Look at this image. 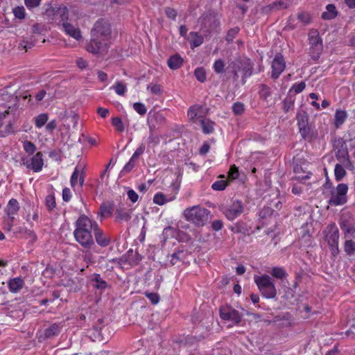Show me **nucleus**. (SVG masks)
<instances>
[{"instance_id": "393cba45", "label": "nucleus", "mask_w": 355, "mask_h": 355, "mask_svg": "<svg viewBox=\"0 0 355 355\" xmlns=\"http://www.w3.org/2000/svg\"><path fill=\"white\" fill-rule=\"evenodd\" d=\"M24 284V282L21 277H16L9 281L8 287L12 293H17L23 288Z\"/></svg>"}, {"instance_id": "aec40b11", "label": "nucleus", "mask_w": 355, "mask_h": 355, "mask_svg": "<svg viewBox=\"0 0 355 355\" xmlns=\"http://www.w3.org/2000/svg\"><path fill=\"white\" fill-rule=\"evenodd\" d=\"M340 227L344 233L345 238H355V227L349 221L342 219L340 222Z\"/></svg>"}, {"instance_id": "a18cd8bd", "label": "nucleus", "mask_w": 355, "mask_h": 355, "mask_svg": "<svg viewBox=\"0 0 355 355\" xmlns=\"http://www.w3.org/2000/svg\"><path fill=\"white\" fill-rule=\"evenodd\" d=\"M112 124L116 128V130L120 132L124 131V125L122 123V120L120 117L116 116L112 119Z\"/></svg>"}, {"instance_id": "6e6552de", "label": "nucleus", "mask_w": 355, "mask_h": 355, "mask_svg": "<svg viewBox=\"0 0 355 355\" xmlns=\"http://www.w3.org/2000/svg\"><path fill=\"white\" fill-rule=\"evenodd\" d=\"M220 210L229 220H233L239 216L244 210L241 200H235L229 206H223Z\"/></svg>"}, {"instance_id": "5fc2aeb1", "label": "nucleus", "mask_w": 355, "mask_h": 355, "mask_svg": "<svg viewBox=\"0 0 355 355\" xmlns=\"http://www.w3.org/2000/svg\"><path fill=\"white\" fill-rule=\"evenodd\" d=\"M133 108L140 115H144L147 112L145 105L141 103H135Z\"/></svg>"}, {"instance_id": "37998d69", "label": "nucleus", "mask_w": 355, "mask_h": 355, "mask_svg": "<svg viewBox=\"0 0 355 355\" xmlns=\"http://www.w3.org/2000/svg\"><path fill=\"white\" fill-rule=\"evenodd\" d=\"M194 75L196 79L201 83H203L206 80V72L202 67H198L194 71Z\"/></svg>"}, {"instance_id": "72a5a7b5", "label": "nucleus", "mask_w": 355, "mask_h": 355, "mask_svg": "<svg viewBox=\"0 0 355 355\" xmlns=\"http://www.w3.org/2000/svg\"><path fill=\"white\" fill-rule=\"evenodd\" d=\"M352 239L353 238H347L344 243V250L349 256H352L355 254V242Z\"/></svg>"}, {"instance_id": "8fccbe9b", "label": "nucleus", "mask_w": 355, "mask_h": 355, "mask_svg": "<svg viewBox=\"0 0 355 355\" xmlns=\"http://www.w3.org/2000/svg\"><path fill=\"white\" fill-rule=\"evenodd\" d=\"M245 110V105L241 102H236L232 105V111L236 115H241Z\"/></svg>"}, {"instance_id": "9d476101", "label": "nucleus", "mask_w": 355, "mask_h": 355, "mask_svg": "<svg viewBox=\"0 0 355 355\" xmlns=\"http://www.w3.org/2000/svg\"><path fill=\"white\" fill-rule=\"evenodd\" d=\"M309 40L311 45V53L314 60H317L321 53L323 46L322 41L316 30H312L309 34Z\"/></svg>"}, {"instance_id": "dca6fc26", "label": "nucleus", "mask_w": 355, "mask_h": 355, "mask_svg": "<svg viewBox=\"0 0 355 355\" xmlns=\"http://www.w3.org/2000/svg\"><path fill=\"white\" fill-rule=\"evenodd\" d=\"M69 19V10L67 7L56 6V14L55 19L53 23L56 24L58 26H62L63 24L68 21Z\"/></svg>"}, {"instance_id": "b1692460", "label": "nucleus", "mask_w": 355, "mask_h": 355, "mask_svg": "<svg viewBox=\"0 0 355 355\" xmlns=\"http://www.w3.org/2000/svg\"><path fill=\"white\" fill-rule=\"evenodd\" d=\"M338 15V10L334 4H328L326 6V11L322 12V19L324 20H331L336 18Z\"/></svg>"}, {"instance_id": "9b49d317", "label": "nucleus", "mask_w": 355, "mask_h": 355, "mask_svg": "<svg viewBox=\"0 0 355 355\" xmlns=\"http://www.w3.org/2000/svg\"><path fill=\"white\" fill-rule=\"evenodd\" d=\"M219 312L222 320L231 321L234 324H238L241 320V314L231 306H222Z\"/></svg>"}, {"instance_id": "f8f14e48", "label": "nucleus", "mask_w": 355, "mask_h": 355, "mask_svg": "<svg viewBox=\"0 0 355 355\" xmlns=\"http://www.w3.org/2000/svg\"><path fill=\"white\" fill-rule=\"evenodd\" d=\"M286 67V62L283 55L281 53L275 55L272 62L271 78L277 79Z\"/></svg>"}, {"instance_id": "0eeeda50", "label": "nucleus", "mask_w": 355, "mask_h": 355, "mask_svg": "<svg viewBox=\"0 0 355 355\" xmlns=\"http://www.w3.org/2000/svg\"><path fill=\"white\" fill-rule=\"evenodd\" d=\"M336 157L346 168H352V163L349 159L348 148L346 142L342 139L336 141L335 145Z\"/></svg>"}, {"instance_id": "4be33fe9", "label": "nucleus", "mask_w": 355, "mask_h": 355, "mask_svg": "<svg viewBox=\"0 0 355 355\" xmlns=\"http://www.w3.org/2000/svg\"><path fill=\"white\" fill-rule=\"evenodd\" d=\"M191 49L200 46L204 42V37L197 32H191L187 37Z\"/></svg>"}, {"instance_id": "a211bd4d", "label": "nucleus", "mask_w": 355, "mask_h": 355, "mask_svg": "<svg viewBox=\"0 0 355 355\" xmlns=\"http://www.w3.org/2000/svg\"><path fill=\"white\" fill-rule=\"evenodd\" d=\"M62 28L66 34L76 39V40H80L82 38L80 30L78 28H76L73 25L69 23L68 21H65V23L63 24Z\"/></svg>"}, {"instance_id": "473e14b6", "label": "nucleus", "mask_w": 355, "mask_h": 355, "mask_svg": "<svg viewBox=\"0 0 355 355\" xmlns=\"http://www.w3.org/2000/svg\"><path fill=\"white\" fill-rule=\"evenodd\" d=\"M201 108L202 107L198 105H193L189 108L187 115L190 121L193 123L196 122L198 112Z\"/></svg>"}, {"instance_id": "de8ad7c7", "label": "nucleus", "mask_w": 355, "mask_h": 355, "mask_svg": "<svg viewBox=\"0 0 355 355\" xmlns=\"http://www.w3.org/2000/svg\"><path fill=\"white\" fill-rule=\"evenodd\" d=\"M232 231L235 233L245 234L248 232V229L244 223L239 222L235 224L234 227L232 228Z\"/></svg>"}, {"instance_id": "f704fd0d", "label": "nucleus", "mask_w": 355, "mask_h": 355, "mask_svg": "<svg viewBox=\"0 0 355 355\" xmlns=\"http://www.w3.org/2000/svg\"><path fill=\"white\" fill-rule=\"evenodd\" d=\"M296 119L297 121V125L298 128L307 125L308 120H309V116L307 113L304 110H298L296 116Z\"/></svg>"}, {"instance_id": "774afa93", "label": "nucleus", "mask_w": 355, "mask_h": 355, "mask_svg": "<svg viewBox=\"0 0 355 355\" xmlns=\"http://www.w3.org/2000/svg\"><path fill=\"white\" fill-rule=\"evenodd\" d=\"M127 195L129 198V200L132 202H136L138 200V195L137 193L133 190V189H128L127 191Z\"/></svg>"}, {"instance_id": "69168bd1", "label": "nucleus", "mask_w": 355, "mask_h": 355, "mask_svg": "<svg viewBox=\"0 0 355 355\" xmlns=\"http://www.w3.org/2000/svg\"><path fill=\"white\" fill-rule=\"evenodd\" d=\"M165 13L169 19L173 20L175 19L177 16V11L174 8L166 7L165 8Z\"/></svg>"}, {"instance_id": "680f3d73", "label": "nucleus", "mask_w": 355, "mask_h": 355, "mask_svg": "<svg viewBox=\"0 0 355 355\" xmlns=\"http://www.w3.org/2000/svg\"><path fill=\"white\" fill-rule=\"evenodd\" d=\"M146 146L144 144H141V145L136 149L133 155H132V159L137 160L138 157L141 155L145 151Z\"/></svg>"}, {"instance_id": "bb28decb", "label": "nucleus", "mask_w": 355, "mask_h": 355, "mask_svg": "<svg viewBox=\"0 0 355 355\" xmlns=\"http://www.w3.org/2000/svg\"><path fill=\"white\" fill-rule=\"evenodd\" d=\"M347 117L346 111L337 110L334 115V125L336 128H340L345 121Z\"/></svg>"}, {"instance_id": "2eb2a0df", "label": "nucleus", "mask_w": 355, "mask_h": 355, "mask_svg": "<svg viewBox=\"0 0 355 355\" xmlns=\"http://www.w3.org/2000/svg\"><path fill=\"white\" fill-rule=\"evenodd\" d=\"M302 137L308 141H312L318 137V132L313 126L310 124L299 128Z\"/></svg>"}, {"instance_id": "603ef678", "label": "nucleus", "mask_w": 355, "mask_h": 355, "mask_svg": "<svg viewBox=\"0 0 355 355\" xmlns=\"http://www.w3.org/2000/svg\"><path fill=\"white\" fill-rule=\"evenodd\" d=\"M239 32V27H234L229 30L226 35V41L227 42H232L235 37L238 35Z\"/></svg>"}, {"instance_id": "4d7b16f0", "label": "nucleus", "mask_w": 355, "mask_h": 355, "mask_svg": "<svg viewBox=\"0 0 355 355\" xmlns=\"http://www.w3.org/2000/svg\"><path fill=\"white\" fill-rule=\"evenodd\" d=\"M239 176V168L235 166L232 165L228 171V178L232 180H236Z\"/></svg>"}, {"instance_id": "4c0bfd02", "label": "nucleus", "mask_w": 355, "mask_h": 355, "mask_svg": "<svg viewBox=\"0 0 355 355\" xmlns=\"http://www.w3.org/2000/svg\"><path fill=\"white\" fill-rule=\"evenodd\" d=\"M270 273L272 277L279 279H282L287 276L286 270L282 267H273Z\"/></svg>"}, {"instance_id": "bf43d9fd", "label": "nucleus", "mask_w": 355, "mask_h": 355, "mask_svg": "<svg viewBox=\"0 0 355 355\" xmlns=\"http://www.w3.org/2000/svg\"><path fill=\"white\" fill-rule=\"evenodd\" d=\"M145 295L150 300L153 304H156L159 301V296L156 293L145 292Z\"/></svg>"}, {"instance_id": "4468645a", "label": "nucleus", "mask_w": 355, "mask_h": 355, "mask_svg": "<svg viewBox=\"0 0 355 355\" xmlns=\"http://www.w3.org/2000/svg\"><path fill=\"white\" fill-rule=\"evenodd\" d=\"M94 234L96 243L101 247H107L110 243V236L105 235L103 232L99 228L98 225L94 221Z\"/></svg>"}, {"instance_id": "ea45409f", "label": "nucleus", "mask_w": 355, "mask_h": 355, "mask_svg": "<svg viewBox=\"0 0 355 355\" xmlns=\"http://www.w3.org/2000/svg\"><path fill=\"white\" fill-rule=\"evenodd\" d=\"M22 144L24 150L28 155H33L36 151V146L33 142L26 140L22 141Z\"/></svg>"}, {"instance_id": "423d86ee", "label": "nucleus", "mask_w": 355, "mask_h": 355, "mask_svg": "<svg viewBox=\"0 0 355 355\" xmlns=\"http://www.w3.org/2000/svg\"><path fill=\"white\" fill-rule=\"evenodd\" d=\"M112 28L110 22L105 19H99L96 21L91 30V36L98 37L110 40Z\"/></svg>"}, {"instance_id": "a878e982", "label": "nucleus", "mask_w": 355, "mask_h": 355, "mask_svg": "<svg viewBox=\"0 0 355 355\" xmlns=\"http://www.w3.org/2000/svg\"><path fill=\"white\" fill-rule=\"evenodd\" d=\"M167 63L170 69L175 70L179 69L182 65L183 59L180 57V55L175 54L168 58Z\"/></svg>"}, {"instance_id": "f257e3e1", "label": "nucleus", "mask_w": 355, "mask_h": 355, "mask_svg": "<svg viewBox=\"0 0 355 355\" xmlns=\"http://www.w3.org/2000/svg\"><path fill=\"white\" fill-rule=\"evenodd\" d=\"M94 221L92 222L86 215L82 214L76 221L73 235L76 241L84 248L90 249L94 244L92 236Z\"/></svg>"}, {"instance_id": "79ce46f5", "label": "nucleus", "mask_w": 355, "mask_h": 355, "mask_svg": "<svg viewBox=\"0 0 355 355\" xmlns=\"http://www.w3.org/2000/svg\"><path fill=\"white\" fill-rule=\"evenodd\" d=\"M294 102H295V100L293 98H292L291 97H287L283 101V102H282L283 110H284V112L287 113L291 110L293 109Z\"/></svg>"}, {"instance_id": "3c124183", "label": "nucleus", "mask_w": 355, "mask_h": 355, "mask_svg": "<svg viewBox=\"0 0 355 355\" xmlns=\"http://www.w3.org/2000/svg\"><path fill=\"white\" fill-rule=\"evenodd\" d=\"M56 14V7L49 6L46 9L44 12V15L46 17L47 19L53 23V19H55Z\"/></svg>"}, {"instance_id": "5701e85b", "label": "nucleus", "mask_w": 355, "mask_h": 355, "mask_svg": "<svg viewBox=\"0 0 355 355\" xmlns=\"http://www.w3.org/2000/svg\"><path fill=\"white\" fill-rule=\"evenodd\" d=\"M114 204L113 202H103L100 206L99 212L98 214L102 218H107L111 216L114 209Z\"/></svg>"}, {"instance_id": "c756f323", "label": "nucleus", "mask_w": 355, "mask_h": 355, "mask_svg": "<svg viewBox=\"0 0 355 355\" xmlns=\"http://www.w3.org/2000/svg\"><path fill=\"white\" fill-rule=\"evenodd\" d=\"M202 132L205 134H210L214 132L215 123L209 119H200Z\"/></svg>"}, {"instance_id": "7c9ffc66", "label": "nucleus", "mask_w": 355, "mask_h": 355, "mask_svg": "<svg viewBox=\"0 0 355 355\" xmlns=\"http://www.w3.org/2000/svg\"><path fill=\"white\" fill-rule=\"evenodd\" d=\"M345 167L343 164H336L334 168V175L336 181L340 182L346 175Z\"/></svg>"}, {"instance_id": "49530a36", "label": "nucleus", "mask_w": 355, "mask_h": 355, "mask_svg": "<svg viewBox=\"0 0 355 355\" xmlns=\"http://www.w3.org/2000/svg\"><path fill=\"white\" fill-rule=\"evenodd\" d=\"M227 180H218L211 185L212 189L215 191H223L227 186Z\"/></svg>"}, {"instance_id": "ddd939ff", "label": "nucleus", "mask_w": 355, "mask_h": 355, "mask_svg": "<svg viewBox=\"0 0 355 355\" xmlns=\"http://www.w3.org/2000/svg\"><path fill=\"white\" fill-rule=\"evenodd\" d=\"M324 239L328 244L338 243L339 231L335 223H332L327 225L323 231Z\"/></svg>"}, {"instance_id": "e2e57ef3", "label": "nucleus", "mask_w": 355, "mask_h": 355, "mask_svg": "<svg viewBox=\"0 0 355 355\" xmlns=\"http://www.w3.org/2000/svg\"><path fill=\"white\" fill-rule=\"evenodd\" d=\"M148 89H150V92L153 94L156 95H161L162 94V89L159 85L154 84V85H149L147 87Z\"/></svg>"}, {"instance_id": "864d4df0", "label": "nucleus", "mask_w": 355, "mask_h": 355, "mask_svg": "<svg viewBox=\"0 0 355 355\" xmlns=\"http://www.w3.org/2000/svg\"><path fill=\"white\" fill-rule=\"evenodd\" d=\"M114 89L115 92L120 96L124 95L126 92V86L119 81L116 83Z\"/></svg>"}, {"instance_id": "338daca9", "label": "nucleus", "mask_w": 355, "mask_h": 355, "mask_svg": "<svg viewBox=\"0 0 355 355\" xmlns=\"http://www.w3.org/2000/svg\"><path fill=\"white\" fill-rule=\"evenodd\" d=\"M135 159H132L131 157L129 162L124 166L122 172L128 173L130 172L135 166Z\"/></svg>"}, {"instance_id": "2f4dec72", "label": "nucleus", "mask_w": 355, "mask_h": 355, "mask_svg": "<svg viewBox=\"0 0 355 355\" xmlns=\"http://www.w3.org/2000/svg\"><path fill=\"white\" fill-rule=\"evenodd\" d=\"M92 281L95 282L94 286L100 290H105L107 287V283L103 280L99 274H94Z\"/></svg>"}, {"instance_id": "39448f33", "label": "nucleus", "mask_w": 355, "mask_h": 355, "mask_svg": "<svg viewBox=\"0 0 355 355\" xmlns=\"http://www.w3.org/2000/svg\"><path fill=\"white\" fill-rule=\"evenodd\" d=\"M348 187L346 184H338L336 189L331 191V196L328 203L331 206H339L345 204L347 201Z\"/></svg>"}, {"instance_id": "1a4fd4ad", "label": "nucleus", "mask_w": 355, "mask_h": 355, "mask_svg": "<svg viewBox=\"0 0 355 355\" xmlns=\"http://www.w3.org/2000/svg\"><path fill=\"white\" fill-rule=\"evenodd\" d=\"M21 161V164L36 173L41 171L44 165L43 155L41 152H37L31 158L23 157Z\"/></svg>"}, {"instance_id": "6ab92c4d", "label": "nucleus", "mask_w": 355, "mask_h": 355, "mask_svg": "<svg viewBox=\"0 0 355 355\" xmlns=\"http://www.w3.org/2000/svg\"><path fill=\"white\" fill-rule=\"evenodd\" d=\"M114 216L117 222L128 221L131 218V211L125 209L122 205H119L116 209Z\"/></svg>"}, {"instance_id": "a19ab883", "label": "nucleus", "mask_w": 355, "mask_h": 355, "mask_svg": "<svg viewBox=\"0 0 355 355\" xmlns=\"http://www.w3.org/2000/svg\"><path fill=\"white\" fill-rule=\"evenodd\" d=\"M47 114H40L35 119V126L38 128H42L48 121Z\"/></svg>"}, {"instance_id": "6e6d98bb", "label": "nucleus", "mask_w": 355, "mask_h": 355, "mask_svg": "<svg viewBox=\"0 0 355 355\" xmlns=\"http://www.w3.org/2000/svg\"><path fill=\"white\" fill-rule=\"evenodd\" d=\"M153 202L159 205H163L166 203V196L162 193H157L154 196Z\"/></svg>"}, {"instance_id": "20e7f679", "label": "nucleus", "mask_w": 355, "mask_h": 355, "mask_svg": "<svg viewBox=\"0 0 355 355\" xmlns=\"http://www.w3.org/2000/svg\"><path fill=\"white\" fill-rule=\"evenodd\" d=\"M109 48V40L91 36L90 42L87 44L86 50L92 54L104 55L107 53Z\"/></svg>"}, {"instance_id": "c85d7f7f", "label": "nucleus", "mask_w": 355, "mask_h": 355, "mask_svg": "<svg viewBox=\"0 0 355 355\" xmlns=\"http://www.w3.org/2000/svg\"><path fill=\"white\" fill-rule=\"evenodd\" d=\"M78 180L79 181L80 186L82 187L84 183V175L83 172L80 174V171L78 169V167L77 166L75 168L71 177L70 182L72 187H75V185L78 182Z\"/></svg>"}, {"instance_id": "58836bf2", "label": "nucleus", "mask_w": 355, "mask_h": 355, "mask_svg": "<svg viewBox=\"0 0 355 355\" xmlns=\"http://www.w3.org/2000/svg\"><path fill=\"white\" fill-rule=\"evenodd\" d=\"M225 64L224 60L222 59H218L215 60L213 65V69L216 73H223L225 71Z\"/></svg>"}, {"instance_id": "052dcab7", "label": "nucleus", "mask_w": 355, "mask_h": 355, "mask_svg": "<svg viewBox=\"0 0 355 355\" xmlns=\"http://www.w3.org/2000/svg\"><path fill=\"white\" fill-rule=\"evenodd\" d=\"M46 205L49 210H52L55 207V199L53 196L49 195L46 196Z\"/></svg>"}, {"instance_id": "412c9836", "label": "nucleus", "mask_w": 355, "mask_h": 355, "mask_svg": "<svg viewBox=\"0 0 355 355\" xmlns=\"http://www.w3.org/2000/svg\"><path fill=\"white\" fill-rule=\"evenodd\" d=\"M62 325L58 323H53L44 331V337L46 339L51 338L58 336L61 331Z\"/></svg>"}, {"instance_id": "e433bc0d", "label": "nucleus", "mask_w": 355, "mask_h": 355, "mask_svg": "<svg viewBox=\"0 0 355 355\" xmlns=\"http://www.w3.org/2000/svg\"><path fill=\"white\" fill-rule=\"evenodd\" d=\"M259 94L262 100L266 101L271 96L270 87L265 84H261L259 85Z\"/></svg>"}, {"instance_id": "cd10ccee", "label": "nucleus", "mask_w": 355, "mask_h": 355, "mask_svg": "<svg viewBox=\"0 0 355 355\" xmlns=\"http://www.w3.org/2000/svg\"><path fill=\"white\" fill-rule=\"evenodd\" d=\"M19 209L18 201L12 198L8 201V203L5 209V212L7 215H15Z\"/></svg>"}, {"instance_id": "0e129e2a", "label": "nucleus", "mask_w": 355, "mask_h": 355, "mask_svg": "<svg viewBox=\"0 0 355 355\" xmlns=\"http://www.w3.org/2000/svg\"><path fill=\"white\" fill-rule=\"evenodd\" d=\"M305 87H306V85H305L304 82H300L299 83H295L292 86L291 89H290V92L293 89L295 91V94H299L304 89Z\"/></svg>"}, {"instance_id": "c03bdc74", "label": "nucleus", "mask_w": 355, "mask_h": 355, "mask_svg": "<svg viewBox=\"0 0 355 355\" xmlns=\"http://www.w3.org/2000/svg\"><path fill=\"white\" fill-rule=\"evenodd\" d=\"M15 17L19 19H23L26 17L25 8L24 6H17L12 9Z\"/></svg>"}, {"instance_id": "c9c22d12", "label": "nucleus", "mask_w": 355, "mask_h": 355, "mask_svg": "<svg viewBox=\"0 0 355 355\" xmlns=\"http://www.w3.org/2000/svg\"><path fill=\"white\" fill-rule=\"evenodd\" d=\"M186 257V252L184 250H178L171 256L170 262L172 265L177 264L179 261H182Z\"/></svg>"}, {"instance_id": "f03ea898", "label": "nucleus", "mask_w": 355, "mask_h": 355, "mask_svg": "<svg viewBox=\"0 0 355 355\" xmlns=\"http://www.w3.org/2000/svg\"><path fill=\"white\" fill-rule=\"evenodd\" d=\"M210 211L200 206H193L183 211L184 218L197 226H203L209 220Z\"/></svg>"}, {"instance_id": "09e8293b", "label": "nucleus", "mask_w": 355, "mask_h": 355, "mask_svg": "<svg viewBox=\"0 0 355 355\" xmlns=\"http://www.w3.org/2000/svg\"><path fill=\"white\" fill-rule=\"evenodd\" d=\"M297 19L304 24L307 25L311 23V18L308 12H302L297 14Z\"/></svg>"}, {"instance_id": "7ed1b4c3", "label": "nucleus", "mask_w": 355, "mask_h": 355, "mask_svg": "<svg viewBox=\"0 0 355 355\" xmlns=\"http://www.w3.org/2000/svg\"><path fill=\"white\" fill-rule=\"evenodd\" d=\"M254 279L263 297L268 299H273L276 297L277 289L270 276L268 275H255Z\"/></svg>"}, {"instance_id": "f3484780", "label": "nucleus", "mask_w": 355, "mask_h": 355, "mask_svg": "<svg viewBox=\"0 0 355 355\" xmlns=\"http://www.w3.org/2000/svg\"><path fill=\"white\" fill-rule=\"evenodd\" d=\"M241 71H243L242 81L243 83H245V79L252 76L254 69V64L250 61V59L244 58L242 59V63H240Z\"/></svg>"}, {"instance_id": "13d9d810", "label": "nucleus", "mask_w": 355, "mask_h": 355, "mask_svg": "<svg viewBox=\"0 0 355 355\" xmlns=\"http://www.w3.org/2000/svg\"><path fill=\"white\" fill-rule=\"evenodd\" d=\"M289 1V0H278L276 2H274L272 6L277 9H284L288 7Z\"/></svg>"}]
</instances>
